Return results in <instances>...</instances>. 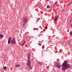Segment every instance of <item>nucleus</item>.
Segmentation results:
<instances>
[{
	"label": "nucleus",
	"instance_id": "f03ea898",
	"mask_svg": "<svg viewBox=\"0 0 72 72\" xmlns=\"http://www.w3.org/2000/svg\"><path fill=\"white\" fill-rule=\"evenodd\" d=\"M64 62L65 63H63L62 64V70H66V69H67V68L71 67V66H69V65L66 64L68 63L67 61H64Z\"/></svg>",
	"mask_w": 72,
	"mask_h": 72
},
{
	"label": "nucleus",
	"instance_id": "ddd939ff",
	"mask_svg": "<svg viewBox=\"0 0 72 72\" xmlns=\"http://www.w3.org/2000/svg\"><path fill=\"white\" fill-rule=\"evenodd\" d=\"M25 44V41L24 42V43L21 45V46H23V45H24V44Z\"/></svg>",
	"mask_w": 72,
	"mask_h": 72
},
{
	"label": "nucleus",
	"instance_id": "4be33fe9",
	"mask_svg": "<svg viewBox=\"0 0 72 72\" xmlns=\"http://www.w3.org/2000/svg\"><path fill=\"white\" fill-rule=\"evenodd\" d=\"M62 12H63V11H64V10L62 9Z\"/></svg>",
	"mask_w": 72,
	"mask_h": 72
},
{
	"label": "nucleus",
	"instance_id": "412c9836",
	"mask_svg": "<svg viewBox=\"0 0 72 72\" xmlns=\"http://www.w3.org/2000/svg\"><path fill=\"white\" fill-rule=\"evenodd\" d=\"M39 63L40 64H41V63L40 62H39Z\"/></svg>",
	"mask_w": 72,
	"mask_h": 72
},
{
	"label": "nucleus",
	"instance_id": "4468645a",
	"mask_svg": "<svg viewBox=\"0 0 72 72\" xmlns=\"http://www.w3.org/2000/svg\"><path fill=\"white\" fill-rule=\"evenodd\" d=\"M33 30H37V28H34L33 29Z\"/></svg>",
	"mask_w": 72,
	"mask_h": 72
},
{
	"label": "nucleus",
	"instance_id": "aec40b11",
	"mask_svg": "<svg viewBox=\"0 0 72 72\" xmlns=\"http://www.w3.org/2000/svg\"><path fill=\"white\" fill-rule=\"evenodd\" d=\"M40 19V18H38L37 19L38 21H39Z\"/></svg>",
	"mask_w": 72,
	"mask_h": 72
},
{
	"label": "nucleus",
	"instance_id": "39448f33",
	"mask_svg": "<svg viewBox=\"0 0 72 72\" xmlns=\"http://www.w3.org/2000/svg\"><path fill=\"white\" fill-rule=\"evenodd\" d=\"M11 43L12 44H14L16 43V41H15V39L14 38H13L11 41Z\"/></svg>",
	"mask_w": 72,
	"mask_h": 72
},
{
	"label": "nucleus",
	"instance_id": "6e6552de",
	"mask_svg": "<svg viewBox=\"0 0 72 72\" xmlns=\"http://www.w3.org/2000/svg\"><path fill=\"white\" fill-rule=\"evenodd\" d=\"M15 66L17 67H20V65L19 64H16L15 65Z\"/></svg>",
	"mask_w": 72,
	"mask_h": 72
},
{
	"label": "nucleus",
	"instance_id": "dca6fc26",
	"mask_svg": "<svg viewBox=\"0 0 72 72\" xmlns=\"http://www.w3.org/2000/svg\"><path fill=\"white\" fill-rule=\"evenodd\" d=\"M57 2H56L54 4V6H55V5H56V4H57Z\"/></svg>",
	"mask_w": 72,
	"mask_h": 72
},
{
	"label": "nucleus",
	"instance_id": "9b49d317",
	"mask_svg": "<svg viewBox=\"0 0 72 72\" xmlns=\"http://www.w3.org/2000/svg\"><path fill=\"white\" fill-rule=\"evenodd\" d=\"M50 7V6H49V5H47V8L48 9V8H49Z\"/></svg>",
	"mask_w": 72,
	"mask_h": 72
},
{
	"label": "nucleus",
	"instance_id": "7ed1b4c3",
	"mask_svg": "<svg viewBox=\"0 0 72 72\" xmlns=\"http://www.w3.org/2000/svg\"><path fill=\"white\" fill-rule=\"evenodd\" d=\"M27 21H28V20L27 17H25L23 18V23L22 24L23 27H24V25L26 24V22H27Z\"/></svg>",
	"mask_w": 72,
	"mask_h": 72
},
{
	"label": "nucleus",
	"instance_id": "423d86ee",
	"mask_svg": "<svg viewBox=\"0 0 72 72\" xmlns=\"http://www.w3.org/2000/svg\"><path fill=\"white\" fill-rule=\"evenodd\" d=\"M11 42V37H9L8 38V44H10V42Z\"/></svg>",
	"mask_w": 72,
	"mask_h": 72
},
{
	"label": "nucleus",
	"instance_id": "2eb2a0df",
	"mask_svg": "<svg viewBox=\"0 0 72 72\" xmlns=\"http://www.w3.org/2000/svg\"><path fill=\"white\" fill-rule=\"evenodd\" d=\"M44 46H43L42 47V49H44Z\"/></svg>",
	"mask_w": 72,
	"mask_h": 72
},
{
	"label": "nucleus",
	"instance_id": "f8f14e48",
	"mask_svg": "<svg viewBox=\"0 0 72 72\" xmlns=\"http://www.w3.org/2000/svg\"><path fill=\"white\" fill-rule=\"evenodd\" d=\"M3 68H4V69L5 70L6 69V67H3Z\"/></svg>",
	"mask_w": 72,
	"mask_h": 72
},
{
	"label": "nucleus",
	"instance_id": "5701e85b",
	"mask_svg": "<svg viewBox=\"0 0 72 72\" xmlns=\"http://www.w3.org/2000/svg\"><path fill=\"white\" fill-rule=\"evenodd\" d=\"M47 1H49V0H47Z\"/></svg>",
	"mask_w": 72,
	"mask_h": 72
},
{
	"label": "nucleus",
	"instance_id": "6ab92c4d",
	"mask_svg": "<svg viewBox=\"0 0 72 72\" xmlns=\"http://www.w3.org/2000/svg\"><path fill=\"white\" fill-rule=\"evenodd\" d=\"M39 46H41V44H39Z\"/></svg>",
	"mask_w": 72,
	"mask_h": 72
},
{
	"label": "nucleus",
	"instance_id": "9d476101",
	"mask_svg": "<svg viewBox=\"0 0 72 72\" xmlns=\"http://www.w3.org/2000/svg\"><path fill=\"white\" fill-rule=\"evenodd\" d=\"M72 1H71L70 3H69V4H67V5H71V4H72Z\"/></svg>",
	"mask_w": 72,
	"mask_h": 72
},
{
	"label": "nucleus",
	"instance_id": "a211bd4d",
	"mask_svg": "<svg viewBox=\"0 0 72 72\" xmlns=\"http://www.w3.org/2000/svg\"><path fill=\"white\" fill-rule=\"evenodd\" d=\"M45 28H46V29H47V28H48V27L45 26Z\"/></svg>",
	"mask_w": 72,
	"mask_h": 72
},
{
	"label": "nucleus",
	"instance_id": "f3484780",
	"mask_svg": "<svg viewBox=\"0 0 72 72\" xmlns=\"http://www.w3.org/2000/svg\"><path fill=\"white\" fill-rule=\"evenodd\" d=\"M72 32H71L70 33V35H72Z\"/></svg>",
	"mask_w": 72,
	"mask_h": 72
},
{
	"label": "nucleus",
	"instance_id": "f257e3e1",
	"mask_svg": "<svg viewBox=\"0 0 72 72\" xmlns=\"http://www.w3.org/2000/svg\"><path fill=\"white\" fill-rule=\"evenodd\" d=\"M30 53H29L28 54V62L26 64V66L27 68H28V69L30 70H31L32 69V68L31 66V61H30V59H31V58H30Z\"/></svg>",
	"mask_w": 72,
	"mask_h": 72
},
{
	"label": "nucleus",
	"instance_id": "20e7f679",
	"mask_svg": "<svg viewBox=\"0 0 72 72\" xmlns=\"http://www.w3.org/2000/svg\"><path fill=\"white\" fill-rule=\"evenodd\" d=\"M54 64L56 67H57L58 68H60L61 67L60 66V63H57V62L54 63Z\"/></svg>",
	"mask_w": 72,
	"mask_h": 72
},
{
	"label": "nucleus",
	"instance_id": "0eeeda50",
	"mask_svg": "<svg viewBox=\"0 0 72 72\" xmlns=\"http://www.w3.org/2000/svg\"><path fill=\"white\" fill-rule=\"evenodd\" d=\"M58 16H56V17H55V21L56 22L57 21V19H58Z\"/></svg>",
	"mask_w": 72,
	"mask_h": 72
},
{
	"label": "nucleus",
	"instance_id": "1a4fd4ad",
	"mask_svg": "<svg viewBox=\"0 0 72 72\" xmlns=\"http://www.w3.org/2000/svg\"><path fill=\"white\" fill-rule=\"evenodd\" d=\"M3 35L0 34V38H1V37H3Z\"/></svg>",
	"mask_w": 72,
	"mask_h": 72
}]
</instances>
